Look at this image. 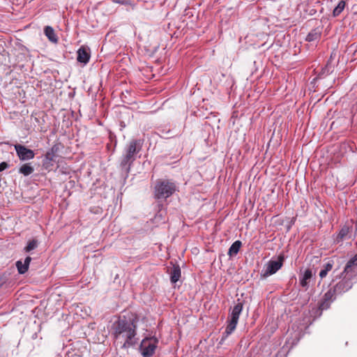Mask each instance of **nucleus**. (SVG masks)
<instances>
[{"instance_id":"nucleus-22","label":"nucleus","mask_w":357,"mask_h":357,"mask_svg":"<svg viewBox=\"0 0 357 357\" xmlns=\"http://www.w3.org/2000/svg\"><path fill=\"white\" fill-rule=\"evenodd\" d=\"M16 267L20 274H24L29 269V266H26V264L22 263L21 261H17L16 262Z\"/></svg>"},{"instance_id":"nucleus-15","label":"nucleus","mask_w":357,"mask_h":357,"mask_svg":"<svg viewBox=\"0 0 357 357\" xmlns=\"http://www.w3.org/2000/svg\"><path fill=\"white\" fill-rule=\"evenodd\" d=\"M312 276V271L310 269H306L301 278L300 284L303 287H305L308 284V280L311 279Z\"/></svg>"},{"instance_id":"nucleus-7","label":"nucleus","mask_w":357,"mask_h":357,"mask_svg":"<svg viewBox=\"0 0 357 357\" xmlns=\"http://www.w3.org/2000/svg\"><path fill=\"white\" fill-rule=\"evenodd\" d=\"M335 295L333 290L329 289L323 296L322 298L319 303V310L321 311L328 310L331 304L335 301Z\"/></svg>"},{"instance_id":"nucleus-14","label":"nucleus","mask_w":357,"mask_h":357,"mask_svg":"<svg viewBox=\"0 0 357 357\" xmlns=\"http://www.w3.org/2000/svg\"><path fill=\"white\" fill-rule=\"evenodd\" d=\"M171 275V282L172 283H176L179 280L181 277V268L178 266H174L170 273Z\"/></svg>"},{"instance_id":"nucleus-17","label":"nucleus","mask_w":357,"mask_h":357,"mask_svg":"<svg viewBox=\"0 0 357 357\" xmlns=\"http://www.w3.org/2000/svg\"><path fill=\"white\" fill-rule=\"evenodd\" d=\"M333 267V261H328L326 264H325L323 266V268L321 270L319 273V276L321 279L324 278L328 273L332 270Z\"/></svg>"},{"instance_id":"nucleus-26","label":"nucleus","mask_w":357,"mask_h":357,"mask_svg":"<svg viewBox=\"0 0 357 357\" xmlns=\"http://www.w3.org/2000/svg\"><path fill=\"white\" fill-rule=\"evenodd\" d=\"M45 158H46V159L50 160H52V156L50 153H47L45 155Z\"/></svg>"},{"instance_id":"nucleus-18","label":"nucleus","mask_w":357,"mask_h":357,"mask_svg":"<svg viewBox=\"0 0 357 357\" xmlns=\"http://www.w3.org/2000/svg\"><path fill=\"white\" fill-rule=\"evenodd\" d=\"M238 324V320L230 319L228 321V324L225 329V333L228 335L232 333V332L236 329V325Z\"/></svg>"},{"instance_id":"nucleus-5","label":"nucleus","mask_w":357,"mask_h":357,"mask_svg":"<svg viewBox=\"0 0 357 357\" xmlns=\"http://www.w3.org/2000/svg\"><path fill=\"white\" fill-rule=\"evenodd\" d=\"M284 260V257L282 254L278 256L277 260H270L266 265L263 276L266 278L275 273L282 266Z\"/></svg>"},{"instance_id":"nucleus-2","label":"nucleus","mask_w":357,"mask_h":357,"mask_svg":"<svg viewBox=\"0 0 357 357\" xmlns=\"http://www.w3.org/2000/svg\"><path fill=\"white\" fill-rule=\"evenodd\" d=\"M176 190V185L170 180L159 179L154 188V197L156 199H167Z\"/></svg>"},{"instance_id":"nucleus-11","label":"nucleus","mask_w":357,"mask_h":357,"mask_svg":"<svg viewBox=\"0 0 357 357\" xmlns=\"http://www.w3.org/2000/svg\"><path fill=\"white\" fill-rule=\"evenodd\" d=\"M44 32L50 41L56 43L58 42V37L56 36L54 30L50 26H45Z\"/></svg>"},{"instance_id":"nucleus-16","label":"nucleus","mask_w":357,"mask_h":357,"mask_svg":"<svg viewBox=\"0 0 357 357\" xmlns=\"http://www.w3.org/2000/svg\"><path fill=\"white\" fill-rule=\"evenodd\" d=\"M33 167L29 163L22 165L19 169V172L24 176H29L33 172Z\"/></svg>"},{"instance_id":"nucleus-25","label":"nucleus","mask_w":357,"mask_h":357,"mask_svg":"<svg viewBox=\"0 0 357 357\" xmlns=\"http://www.w3.org/2000/svg\"><path fill=\"white\" fill-rule=\"evenodd\" d=\"M31 261V257H26V259H24V264H26V266H29Z\"/></svg>"},{"instance_id":"nucleus-6","label":"nucleus","mask_w":357,"mask_h":357,"mask_svg":"<svg viewBox=\"0 0 357 357\" xmlns=\"http://www.w3.org/2000/svg\"><path fill=\"white\" fill-rule=\"evenodd\" d=\"M351 278H352L344 275L341 281L336 284L335 286L330 289L331 290H333V293L335 294V296L336 294H340L346 292L352 287V284L351 282Z\"/></svg>"},{"instance_id":"nucleus-12","label":"nucleus","mask_w":357,"mask_h":357,"mask_svg":"<svg viewBox=\"0 0 357 357\" xmlns=\"http://www.w3.org/2000/svg\"><path fill=\"white\" fill-rule=\"evenodd\" d=\"M243 310V304L241 303H238L234 305V307L232 309L230 319H236L238 321L239 316L242 312Z\"/></svg>"},{"instance_id":"nucleus-9","label":"nucleus","mask_w":357,"mask_h":357,"mask_svg":"<svg viewBox=\"0 0 357 357\" xmlns=\"http://www.w3.org/2000/svg\"><path fill=\"white\" fill-rule=\"evenodd\" d=\"M357 266V255L351 258L346 264L342 275H345L353 278L355 273V268Z\"/></svg>"},{"instance_id":"nucleus-8","label":"nucleus","mask_w":357,"mask_h":357,"mask_svg":"<svg viewBox=\"0 0 357 357\" xmlns=\"http://www.w3.org/2000/svg\"><path fill=\"white\" fill-rule=\"evenodd\" d=\"M15 149L20 160H31L35 156L34 152L31 149L26 148L25 146L15 144Z\"/></svg>"},{"instance_id":"nucleus-20","label":"nucleus","mask_w":357,"mask_h":357,"mask_svg":"<svg viewBox=\"0 0 357 357\" xmlns=\"http://www.w3.org/2000/svg\"><path fill=\"white\" fill-rule=\"evenodd\" d=\"M321 33L317 30H312L306 37V40L309 42L315 41L319 39Z\"/></svg>"},{"instance_id":"nucleus-24","label":"nucleus","mask_w":357,"mask_h":357,"mask_svg":"<svg viewBox=\"0 0 357 357\" xmlns=\"http://www.w3.org/2000/svg\"><path fill=\"white\" fill-rule=\"evenodd\" d=\"M8 167V164L6 162H2L0 163V172Z\"/></svg>"},{"instance_id":"nucleus-1","label":"nucleus","mask_w":357,"mask_h":357,"mask_svg":"<svg viewBox=\"0 0 357 357\" xmlns=\"http://www.w3.org/2000/svg\"><path fill=\"white\" fill-rule=\"evenodd\" d=\"M136 314L128 312L120 316L112 325V335L115 340L122 344L121 348L126 349L137 342L135 335L138 322Z\"/></svg>"},{"instance_id":"nucleus-21","label":"nucleus","mask_w":357,"mask_h":357,"mask_svg":"<svg viewBox=\"0 0 357 357\" xmlns=\"http://www.w3.org/2000/svg\"><path fill=\"white\" fill-rule=\"evenodd\" d=\"M38 241L36 239L29 241L27 243V245L24 248L25 252H29L30 251L36 249L38 246Z\"/></svg>"},{"instance_id":"nucleus-4","label":"nucleus","mask_w":357,"mask_h":357,"mask_svg":"<svg viewBox=\"0 0 357 357\" xmlns=\"http://www.w3.org/2000/svg\"><path fill=\"white\" fill-rule=\"evenodd\" d=\"M158 340L155 338L150 337L144 339L140 344L139 349L143 357H151L153 355L157 347Z\"/></svg>"},{"instance_id":"nucleus-19","label":"nucleus","mask_w":357,"mask_h":357,"mask_svg":"<svg viewBox=\"0 0 357 357\" xmlns=\"http://www.w3.org/2000/svg\"><path fill=\"white\" fill-rule=\"evenodd\" d=\"M346 3L344 1L341 0L337 6L334 8L333 15L334 17H337L340 15V13L343 11L345 8Z\"/></svg>"},{"instance_id":"nucleus-23","label":"nucleus","mask_w":357,"mask_h":357,"mask_svg":"<svg viewBox=\"0 0 357 357\" xmlns=\"http://www.w3.org/2000/svg\"><path fill=\"white\" fill-rule=\"evenodd\" d=\"M348 233V229L347 228H342L338 236H337V238H340V239H343L344 238L345 236H347Z\"/></svg>"},{"instance_id":"nucleus-3","label":"nucleus","mask_w":357,"mask_h":357,"mask_svg":"<svg viewBox=\"0 0 357 357\" xmlns=\"http://www.w3.org/2000/svg\"><path fill=\"white\" fill-rule=\"evenodd\" d=\"M142 145L139 140L133 139L128 145L126 154L121 160V165H130L135 160V155L139 152Z\"/></svg>"},{"instance_id":"nucleus-10","label":"nucleus","mask_w":357,"mask_h":357,"mask_svg":"<svg viewBox=\"0 0 357 357\" xmlns=\"http://www.w3.org/2000/svg\"><path fill=\"white\" fill-rule=\"evenodd\" d=\"M90 59V54L85 47H81L77 51V61L80 63H86Z\"/></svg>"},{"instance_id":"nucleus-13","label":"nucleus","mask_w":357,"mask_h":357,"mask_svg":"<svg viewBox=\"0 0 357 357\" xmlns=\"http://www.w3.org/2000/svg\"><path fill=\"white\" fill-rule=\"evenodd\" d=\"M241 245L242 243L240 241H236L235 242H234L229 249L227 253L228 255L232 257L237 255L238 252H239Z\"/></svg>"},{"instance_id":"nucleus-27","label":"nucleus","mask_w":357,"mask_h":357,"mask_svg":"<svg viewBox=\"0 0 357 357\" xmlns=\"http://www.w3.org/2000/svg\"><path fill=\"white\" fill-rule=\"evenodd\" d=\"M115 3L123 4L126 2V0H112Z\"/></svg>"}]
</instances>
